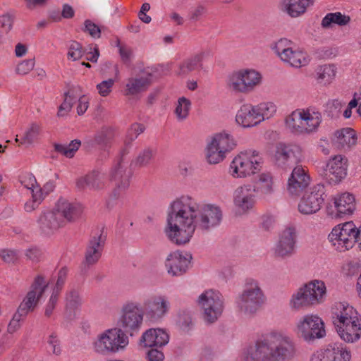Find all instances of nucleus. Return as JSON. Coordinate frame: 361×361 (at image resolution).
I'll return each instance as SVG.
<instances>
[{
	"instance_id": "f257e3e1",
	"label": "nucleus",
	"mask_w": 361,
	"mask_h": 361,
	"mask_svg": "<svg viewBox=\"0 0 361 361\" xmlns=\"http://www.w3.org/2000/svg\"><path fill=\"white\" fill-rule=\"evenodd\" d=\"M222 216L219 207L200 206L195 198L183 195L168 209L165 233L171 243L183 245L190 242L196 230L209 231L219 226Z\"/></svg>"
},
{
	"instance_id": "f03ea898",
	"label": "nucleus",
	"mask_w": 361,
	"mask_h": 361,
	"mask_svg": "<svg viewBox=\"0 0 361 361\" xmlns=\"http://www.w3.org/2000/svg\"><path fill=\"white\" fill-rule=\"evenodd\" d=\"M296 349L290 337L282 331L274 330L262 335L254 344L245 348L240 361H281L295 357Z\"/></svg>"
},
{
	"instance_id": "7ed1b4c3",
	"label": "nucleus",
	"mask_w": 361,
	"mask_h": 361,
	"mask_svg": "<svg viewBox=\"0 0 361 361\" xmlns=\"http://www.w3.org/2000/svg\"><path fill=\"white\" fill-rule=\"evenodd\" d=\"M332 320L338 335L343 341L353 343L361 338V315L348 302L334 304Z\"/></svg>"
},
{
	"instance_id": "20e7f679",
	"label": "nucleus",
	"mask_w": 361,
	"mask_h": 361,
	"mask_svg": "<svg viewBox=\"0 0 361 361\" xmlns=\"http://www.w3.org/2000/svg\"><path fill=\"white\" fill-rule=\"evenodd\" d=\"M322 121L321 112L314 108H300L286 117V128L295 135H308L316 132Z\"/></svg>"
},
{
	"instance_id": "39448f33",
	"label": "nucleus",
	"mask_w": 361,
	"mask_h": 361,
	"mask_svg": "<svg viewBox=\"0 0 361 361\" xmlns=\"http://www.w3.org/2000/svg\"><path fill=\"white\" fill-rule=\"evenodd\" d=\"M263 158L255 149H246L240 152L234 157L229 166V174L234 178L250 177L262 167Z\"/></svg>"
},
{
	"instance_id": "423d86ee",
	"label": "nucleus",
	"mask_w": 361,
	"mask_h": 361,
	"mask_svg": "<svg viewBox=\"0 0 361 361\" xmlns=\"http://www.w3.org/2000/svg\"><path fill=\"white\" fill-rule=\"evenodd\" d=\"M262 80V75L258 71L244 68L233 71L228 75L226 86L235 94H247L259 87Z\"/></svg>"
},
{
	"instance_id": "0eeeda50",
	"label": "nucleus",
	"mask_w": 361,
	"mask_h": 361,
	"mask_svg": "<svg viewBox=\"0 0 361 361\" xmlns=\"http://www.w3.org/2000/svg\"><path fill=\"white\" fill-rule=\"evenodd\" d=\"M237 146L234 137L228 131L222 130L213 134L207 141L205 158L210 164L221 162L227 154Z\"/></svg>"
},
{
	"instance_id": "6e6552de",
	"label": "nucleus",
	"mask_w": 361,
	"mask_h": 361,
	"mask_svg": "<svg viewBox=\"0 0 361 361\" xmlns=\"http://www.w3.org/2000/svg\"><path fill=\"white\" fill-rule=\"evenodd\" d=\"M265 300L266 297L259 282L253 279H248L237 299V307L242 314L252 316L260 309Z\"/></svg>"
},
{
	"instance_id": "1a4fd4ad",
	"label": "nucleus",
	"mask_w": 361,
	"mask_h": 361,
	"mask_svg": "<svg viewBox=\"0 0 361 361\" xmlns=\"http://www.w3.org/2000/svg\"><path fill=\"white\" fill-rule=\"evenodd\" d=\"M128 343V336L122 329L115 327L98 334L92 343V348L98 355H108L123 350Z\"/></svg>"
},
{
	"instance_id": "9d476101",
	"label": "nucleus",
	"mask_w": 361,
	"mask_h": 361,
	"mask_svg": "<svg viewBox=\"0 0 361 361\" xmlns=\"http://www.w3.org/2000/svg\"><path fill=\"white\" fill-rule=\"evenodd\" d=\"M144 320V312L140 303L128 300L123 304L118 319V329L133 336L141 329Z\"/></svg>"
},
{
	"instance_id": "9b49d317",
	"label": "nucleus",
	"mask_w": 361,
	"mask_h": 361,
	"mask_svg": "<svg viewBox=\"0 0 361 361\" xmlns=\"http://www.w3.org/2000/svg\"><path fill=\"white\" fill-rule=\"evenodd\" d=\"M272 49L282 61L295 68L305 66L310 61L308 54L297 47L293 41L287 38L277 40Z\"/></svg>"
},
{
	"instance_id": "f8f14e48",
	"label": "nucleus",
	"mask_w": 361,
	"mask_h": 361,
	"mask_svg": "<svg viewBox=\"0 0 361 361\" xmlns=\"http://www.w3.org/2000/svg\"><path fill=\"white\" fill-rule=\"evenodd\" d=\"M356 230L353 221L335 226L328 235L331 246L339 252L350 250L356 243Z\"/></svg>"
},
{
	"instance_id": "ddd939ff",
	"label": "nucleus",
	"mask_w": 361,
	"mask_h": 361,
	"mask_svg": "<svg viewBox=\"0 0 361 361\" xmlns=\"http://www.w3.org/2000/svg\"><path fill=\"white\" fill-rule=\"evenodd\" d=\"M197 303L202 312L204 320L209 324L215 322L221 317L224 308L222 295L213 290H207L201 293Z\"/></svg>"
},
{
	"instance_id": "4468645a",
	"label": "nucleus",
	"mask_w": 361,
	"mask_h": 361,
	"mask_svg": "<svg viewBox=\"0 0 361 361\" xmlns=\"http://www.w3.org/2000/svg\"><path fill=\"white\" fill-rule=\"evenodd\" d=\"M295 333L307 342L323 338L325 334L324 324L317 314H308L302 316L295 324Z\"/></svg>"
},
{
	"instance_id": "2eb2a0df",
	"label": "nucleus",
	"mask_w": 361,
	"mask_h": 361,
	"mask_svg": "<svg viewBox=\"0 0 361 361\" xmlns=\"http://www.w3.org/2000/svg\"><path fill=\"white\" fill-rule=\"evenodd\" d=\"M48 286L49 281L46 280L43 275H37L18 310L26 315L32 312L37 306Z\"/></svg>"
},
{
	"instance_id": "dca6fc26",
	"label": "nucleus",
	"mask_w": 361,
	"mask_h": 361,
	"mask_svg": "<svg viewBox=\"0 0 361 361\" xmlns=\"http://www.w3.org/2000/svg\"><path fill=\"white\" fill-rule=\"evenodd\" d=\"M132 171L129 168V163L121 157L111 168L109 178L114 183L113 195L118 197L126 191L130 185Z\"/></svg>"
},
{
	"instance_id": "f3484780",
	"label": "nucleus",
	"mask_w": 361,
	"mask_h": 361,
	"mask_svg": "<svg viewBox=\"0 0 361 361\" xmlns=\"http://www.w3.org/2000/svg\"><path fill=\"white\" fill-rule=\"evenodd\" d=\"M253 185L247 183L238 186L233 194V203L235 214L242 216L251 212L256 204Z\"/></svg>"
},
{
	"instance_id": "a211bd4d",
	"label": "nucleus",
	"mask_w": 361,
	"mask_h": 361,
	"mask_svg": "<svg viewBox=\"0 0 361 361\" xmlns=\"http://www.w3.org/2000/svg\"><path fill=\"white\" fill-rule=\"evenodd\" d=\"M324 187L317 184L310 188L300 200L298 209L300 213L310 215L320 210L324 201Z\"/></svg>"
},
{
	"instance_id": "6ab92c4d",
	"label": "nucleus",
	"mask_w": 361,
	"mask_h": 361,
	"mask_svg": "<svg viewBox=\"0 0 361 361\" xmlns=\"http://www.w3.org/2000/svg\"><path fill=\"white\" fill-rule=\"evenodd\" d=\"M143 308L144 315L150 322H158L169 312L170 302L165 295H154L144 300Z\"/></svg>"
},
{
	"instance_id": "aec40b11",
	"label": "nucleus",
	"mask_w": 361,
	"mask_h": 361,
	"mask_svg": "<svg viewBox=\"0 0 361 361\" xmlns=\"http://www.w3.org/2000/svg\"><path fill=\"white\" fill-rule=\"evenodd\" d=\"M334 208L327 206L326 215L333 219L342 218L344 216L351 215L356 209V200L355 196L350 192H345L334 197Z\"/></svg>"
},
{
	"instance_id": "412c9836",
	"label": "nucleus",
	"mask_w": 361,
	"mask_h": 361,
	"mask_svg": "<svg viewBox=\"0 0 361 361\" xmlns=\"http://www.w3.org/2000/svg\"><path fill=\"white\" fill-rule=\"evenodd\" d=\"M351 357V352L346 346L336 343L314 352L310 361H350Z\"/></svg>"
},
{
	"instance_id": "4be33fe9",
	"label": "nucleus",
	"mask_w": 361,
	"mask_h": 361,
	"mask_svg": "<svg viewBox=\"0 0 361 361\" xmlns=\"http://www.w3.org/2000/svg\"><path fill=\"white\" fill-rule=\"evenodd\" d=\"M297 231L295 227L288 226L279 234V240L274 247L276 257L286 259L295 252L297 243Z\"/></svg>"
},
{
	"instance_id": "5701e85b",
	"label": "nucleus",
	"mask_w": 361,
	"mask_h": 361,
	"mask_svg": "<svg viewBox=\"0 0 361 361\" xmlns=\"http://www.w3.org/2000/svg\"><path fill=\"white\" fill-rule=\"evenodd\" d=\"M302 147L296 144L279 143L276 145L274 159L279 166H285L293 163H298L303 159Z\"/></svg>"
},
{
	"instance_id": "b1692460",
	"label": "nucleus",
	"mask_w": 361,
	"mask_h": 361,
	"mask_svg": "<svg viewBox=\"0 0 361 361\" xmlns=\"http://www.w3.org/2000/svg\"><path fill=\"white\" fill-rule=\"evenodd\" d=\"M37 227L42 234L50 235L64 226L63 219L55 208L42 212L37 220Z\"/></svg>"
},
{
	"instance_id": "393cba45",
	"label": "nucleus",
	"mask_w": 361,
	"mask_h": 361,
	"mask_svg": "<svg viewBox=\"0 0 361 361\" xmlns=\"http://www.w3.org/2000/svg\"><path fill=\"white\" fill-rule=\"evenodd\" d=\"M191 258L190 255L180 251L171 252L165 261L167 273L172 276H182L188 271Z\"/></svg>"
},
{
	"instance_id": "a878e982",
	"label": "nucleus",
	"mask_w": 361,
	"mask_h": 361,
	"mask_svg": "<svg viewBox=\"0 0 361 361\" xmlns=\"http://www.w3.org/2000/svg\"><path fill=\"white\" fill-rule=\"evenodd\" d=\"M357 133L351 128H343L336 130L331 137L332 146L338 150L348 151L357 143Z\"/></svg>"
},
{
	"instance_id": "bb28decb",
	"label": "nucleus",
	"mask_w": 361,
	"mask_h": 361,
	"mask_svg": "<svg viewBox=\"0 0 361 361\" xmlns=\"http://www.w3.org/2000/svg\"><path fill=\"white\" fill-rule=\"evenodd\" d=\"M152 76L150 73H143L126 80L123 94L125 96L136 97L147 90L151 85Z\"/></svg>"
},
{
	"instance_id": "cd10ccee",
	"label": "nucleus",
	"mask_w": 361,
	"mask_h": 361,
	"mask_svg": "<svg viewBox=\"0 0 361 361\" xmlns=\"http://www.w3.org/2000/svg\"><path fill=\"white\" fill-rule=\"evenodd\" d=\"M310 178L302 166L295 167L288 180L287 190L292 196H298L309 185Z\"/></svg>"
},
{
	"instance_id": "c85d7f7f",
	"label": "nucleus",
	"mask_w": 361,
	"mask_h": 361,
	"mask_svg": "<svg viewBox=\"0 0 361 361\" xmlns=\"http://www.w3.org/2000/svg\"><path fill=\"white\" fill-rule=\"evenodd\" d=\"M105 240L106 236L102 231L90 238L85 253V265L92 266L97 263L102 257Z\"/></svg>"
},
{
	"instance_id": "c756f323",
	"label": "nucleus",
	"mask_w": 361,
	"mask_h": 361,
	"mask_svg": "<svg viewBox=\"0 0 361 361\" xmlns=\"http://www.w3.org/2000/svg\"><path fill=\"white\" fill-rule=\"evenodd\" d=\"M55 209L66 221H74L78 219L83 212L82 205L77 202H71L65 198H59L56 202Z\"/></svg>"
},
{
	"instance_id": "7c9ffc66",
	"label": "nucleus",
	"mask_w": 361,
	"mask_h": 361,
	"mask_svg": "<svg viewBox=\"0 0 361 361\" xmlns=\"http://www.w3.org/2000/svg\"><path fill=\"white\" fill-rule=\"evenodd\" d=\"M314 0H281L279 8L293 18L303 16L313 6Z\"/></svg>"
},
{
	"instance_id": "2f4dec72",
	"label": "nucleus",
	"mask_w": 361,
	"mask_h": 361,
	"mask_svg": "<svg viewBox=\"0 0 361 361\" xmlns=\"http://www.w3.org/2000/svg\"><path fill=\"white\" fill-rule=\"evenodd\" d=\"M169 341V335L166 330L160 328L149 329L145 331L141 338L140 343L145 347L161 348L166 345Z\"/></svg>"
},
{
	"instance_id": "473e14b6",
	"label": "nucleus",
	"mask_w": 361,
	"mask_h": 361,
	"mask_svg": "<svg viewBox=\"0 0 361 361\" xmlns=\"http://www.w3.org/2000/svg\"><path fill=\"white\" fill-rule=\"evenodd\" d=\"M236 123L242 128H252L259 124L255 105H242L235 115Z\"/></svg>"
},
{
	"instance_id": "72a5a7b5",
	"label": "nucleus",
	"mask_w": 361,
	"mask_h": 361,
	"mask_svg": "<svg viewBox=\"0 0 361 361\" xmlns=\"http://www.w3.org/2000/svg\"><path fill=\"white\" fill-rule=\"evenodd\" d=\"M106 176L99 171H92L81 177L77 181V185L81 189L99 191L105 188Z\"/></svg>"
},
{
	"instance_id": "f704fd0d",
	"label": "nucleus",
	"mask_w": 361,
	"mask_h": 361,
	"mask_svg": "<svg viewBox=\"0 0 361 361\" xmlns=\"http://www.w3.org/2000/svg\"><path fill=\"white\" fill-rule=\"evenodd\" d=\"M255 192L263 197H269L275 191V183L272 174L269 172H262L257 175L253 185Z\"/></svg>"
},
{
	"instance_id": "c9c22d12",
	"label": "nucleus",
	"mask_w": 361,
	"mask_h": 361,
	"mask_svg": "<svg viewBox=\"0 0 361 361\" xmlns=\"http://www.w3.org/2000/svg\"><path fill=\"white\" fill-rule=\"evenodd\" d=\"M337 73L336 65L334 63L324 64L317 67L314 79L319 85L327 87L335 80Z\"/></svg>"
},
{
	"instance_id": "e433bc0d",
	"label": "nucleus",
	"mask_w": 361,
	"mask_h": 361,
	"mask_svg": "<svg viewBox=\"0 0 361 361\" xmlns=\"http://www.w3.org/2000/svg\"><path fill=\"white\" fill-rule=\"evenodd\" d=\"M326 171L334 176L336 180H341L347 175L348 159L341 154L334 156L329 160Z\"/></svg>"
},
{
	"instance_id": "4c0bfd02",
	"label": "nucleus",
	"mask_w": 361,
	"mask_h": 361,
	"mask_svg": "<svg viewBox=\"0 0 361 361\" xmlns=\"http://www.w3.org/2000/svg\"><path fill=\"white\" fill-rule=\"evenodd\" d=\"M314 305L324 301L326 295L325 283L321 280H312L303 285Z\"/></svg>"
},
{
	"instance_id": "58836bf2",
	"label": "nucleus",
	"mask_w": 361,
	"mask_h": 361,
	"mask_svg": "<svg viewBox=\"0 0 361 361\" xmlns=\"http://www.w3.org/2000/svg\"><path fill=\"white\" fill-rule=\"evenodd\" d=\"M314 305L303 286L300 287L292 295L289 301L291 310L298 311Z\"/></svg>"
},
{
	"instance_id": "ea45409f",
	"label": "nucleus",
	"mask_w": 361,
	"mask_h": 361,
	"mask_svg": "<svg viewBox=\"0 0 361 361\" xmlns=\"http://www.w3.org/2000/svg\"><path fill=\"white\" fill-rule=\"evenodd\" d=\"M206 56V53L200 51L192 57L186 59L180 64L179 75H186L193 71L202 68V61Z\"/></svg>"
},
{
	"instance_id": "a19ab883",
	"label": "nucleus",
	"mask_w": 361,
	"mask_h": 361,
	"mask_svg": "<svg viewBox=\"0 0 361 361\" xmlns=\"http://www.w3.org/2000/svg\"><path fill=\"white\" fill-rule=\"evenodd\" d=\"M350 22L349 16L341 13V12L329 13L322 20L321 26L324 29L332 27L333 25L338 26H345Z\"/></svg>"
},
{
	"instance_id": "79ce46f5",
	"label": "nucleus",
	"mask_w": 361,
	"mask_h": 361,
	"mask_svg": "<svg viewBox=\"0 0 361 361\" xmlns=\"http://www.w3.org/2000/svg\"><path fill=\"white\" fill-rule=\"evenodd\" d=\"M259 123L273 118L277 112L276 104L270 101L262 102L255 105Z\"/></svg>"
},
{
	"instance_id": "37998d69",
	"label": "nucleus",
	"mask_w": 361,
	"mask_h": 361,
	"mask_svg": "<svg viewBox=\"0 0 361 361\" xmlns=\"http://www.w3.org/2000/svg\"><path fill=\"white\" fill-rule=\"evenodd\" d=\"M190 109V101L184 97H180L175 104L173 111L176 119L178 122H183L185 121L189 116Z\"/></svg>"
},
{
	"instance_id": "c03bdc74",
	"label": "nucleus",
	"mask_w": 361,
	"mask_h": 361,
	"mask_svg": "<svg viewBox=\"0 0 361 361\" xmlns=\"http://www.w3.org/2000/svg\"><path fill=\"white\" fill-rule=\"evenodd\" d=\"M115 137V130L111 126L102 127L95 135V142L103 147L109 146Z\"/></svg>"
},
{
	"instance_id": "a18cd8bd",
	"label": "nucleus",
	"mask_w": 361,
	"mask_h": 361,
	"mask_svg": "<svg viewBox=\"0 0 361 361\" xmlns=\"http://www.w3.org/2000/svg\"><path fill=\"white\" fill-rule=\"evenodd\" d=\"M81 145L79 140H72L68 145L54 144V149L68 158H72Z\"/></svg>"
},
{
	"instance_id": "49530a36",
	"label": "nucleus",
	"mask_w": 361,
	"mask_h": 361,
	"mask_svg": "<svg viewBox=\"0 0 361 361\" xmlns=\"http://www.w3.org/2000/svg\"><path fill=\"white\" fill-rule=\"evenodd\" d=\"M82 305V299L78 290L71 289L66 295V312H75Z\"/></svg>"
},
{
	"instance_id": "de8ad7c7",
	"label": "nucleus",
	"mask_w": 361,
	"mask_h": 361,
	"mask_svg": "<svg viewBox=\"0 0 361 361\" xmlns=\"http://www.w3.org/2000/svg\"><path fill=\"white\" fill-rule=\"evenodd\" d=\"M41 127L39 125L32 123L20 140L17 137L16 141L19 142L20 144H32L37 139Z\"/></svg>"
},
{
	"instance_id": "09e8293b",
	"label": "nucleus",
	"mask_w": 361,
	"mask_h": 361,
	"mask_svg": "<svg viewBox=\"0 0 361 361\" xmlns=\"http://www.w3.org/2000/svg\"><path fill=\"white\" fill-rule=\"evenodd\" d=\"M75 100L73 91L70 90L64 94V99L63 103L59 106L57 112L59 117L66 116L72 109L73 104Z\"/></svg>"
},
{
	"instance_id": "8fccbe9b",
	"label": "nucleus",
	"mask_w": 361,
	"mask_h": 361,
	"mask_svg": "<svg viewBox=\"0 0 361 361\" xmlns=\"http://www.w3.org/2000/svg\"><path fill=\"white\" fill-rule=\"evenodd\" d=\"M154 156V151L151 148H145L140 151L133 161L135 166L143 167L147 166Z\"/></svg>"
},
{
	"instance_id": "3c124183",
	"label": "nucleus",
	"mask_w": 361,
	"mask_h": 361,
	"mask_svg": "<svg viewBox=\"0 0 361 361\" xmlns=\"http://www.w3.org/2000/svg\"><path fill=\"white\" fill-rule=\"evenodd\" d=\"M26 316V314L21 313L17 310L7 326L8 334H13L17 332L21 328L23 322Z\"/></svg>"
},
{
	"instance_id": "603ef678",
	"label": "nucleus",
	"mask_w": 361,
	"mask_h": 361,
	"mask_svg": "<svg viewBox=\"0 0 361 361\" xmlns=\"http://www.w3.org/2000/svg\"><path fill=\"white\" fill-rule=\"evenodd\" d=\"M84 54L85 51L79 42L73 41L70 43L67 53L68 60H71L73 61L79 60L82 58Z\"/></svg>"
},
{
	"instance_id": "864d4df0",
	"label": "nucleus",
	"mask_w": 361,
	"mask_h": 361,
	"mask_svg": "<svg viewBox=\"0 0 361 361\" xmlns=\"http://www.w3.org/2000/svg\"><path fill=\"white\" fill-rule=\"evenodd\" d=\"M145 129V126L140 123H135L131 125L126 134L125 140L126 145H130L134 141L139 135L144 132Z\"/></svg>"
},
{
	"instance_id": "5fc2aeb1",
	"label": "nucleus",
	"mask_w": 361,
	"mask_h": 361,
	"mask_svg": "<svg viewBox=\"0 0 361 361\" xmlns=\"http://www.w3.org/2000/svg\"><path fill=\"white\" fill-rule=\"evenodd\" d=\"M47 343L49 346V351L51 352L53 355L59 356L61 354L62 348L61 346V342L56 334L51 333L48 336Z\"/></svg>"
},
{
	"instance_id": "6e6d98bb",
	"label": "nucleus",
	"mask_w": 361,
	"mask_h": 361,
	"mask_svg": "<svg viewBox=\"0 0 361 361\" xmlns=\"http://www.w3.org/2000/svg\"><path fill=\"white\" fill-rule=\"evenodd\" d=\"M68 270L66 267H62L58 272L57 280L53 292L60 293L66 281Z\"/></svg>"
},
{
	"instance_id": "4d7b16f0",
	"label": "nucleus",
	"mask_w": 361,
	"mask_h": 361,
	"mask_svg": "<svg viewBox=\"0 0 361 361\" xmlns=\"http://www.w3.org/2000/svg\"><path fill=\"white\" fill-rule=\"evenodd\" d=\"M60 293L52 291V293L45 306L44 315L47 317H50L58 303Z\"/></svg>"
},
{
	"instance_id": "13d9d810",
	"label": "nucleus",
	"mask_w": 361,
	"mask_h": 361,
	"mask_svg": "<svg viewBox=\"0 0 361 361\" xmlns=\"http://www.w3.org/2000/svg\"><path fill=\"white\" fill-rule=\"evenodd\" d=\"M35 64L34 59L24 60L18 64L16 71L20 75H26L34 68Z\"/></svg>"
},
{
	"instance_id": "bf43d9fd",
	"label": "nucleus",
	"mask_w": 361,
	"mask_h": 361,
	"mask_svg": "<svg viewBox=\"0 0 361 361\" xmlns=\"http://www.w3.org/2000/svg\"><path fill=\"white\" fill-rule=\"evenodd\" d=\"M114 80L109 79L107 80H104L102 82L99 83L97 85V90H98L99 94L102 97L108 96L112 90V87L114 85Z\"/></svg>"
},
{
	"instance_id": "052dcab7",
	"label": "nucleus",
	"mask_w": 361,
	"mask_h": 361,
	"mask_svg": "<svg viewBox=\"0 0 361 361\" xmlns=\"http://www.w3.org/2000/svg\"><path fill=\"white\" fill-rule=\"evenodd\" d=\"M19 180L21 185L28 190H32L37 185L36 178L32 174L29 173L22 174L19 178Z\"/></svg>"
},
{
	"instance_id": "680f3d73",
	"label": "nucleus",
	"mask_w": 361,
	"mask_h": 361,
	"mask_svg": "<svg viewBox=\"0 0 361 361\" xmlns=\"http://www.w3.org/2000/svg\"><path fill=\"white\" fill-rule=\"evenodd\" d=\"M85 31H87L92 37L99 38L100 37V28L90 20L85 21Z\"/></svg>"
},
{
	"instance_id": "e2e57ef3",
	"label": "nucleus",
	"mask_w": 361,
	"mask_h": 361,
	"mask_svg": "<svg viewBox=\"0 0 361 361\" xmlns=\"http://www.w3.org/2000/svg\"><path fill=\"white\" fill-rule=\"evenodd\" d=\"M90 98L87 95H82L78 99L77 104V113L78 115H83L89 107Z\"/></svg>"
},
{
	"instance_id": "0e129e2a",
	"label": "nucleus",
	"mask_w": 361,
	"mask_h": 361,
	"mask_svg": "<svg viewBox=\"0 0 361 361\" xmlns=\"http://www.w3.org/2000/svg\"><path fill=\"white\" fill-rule=\"evenodd\" d=\"M0 257L6 263H13L18 259V254L11 250H2L0 251Z\"/></svg>"
},
{
	"instance_id": "69168bd1",
	"label": "nucleus",
	"mask_w": 361,
	"mask_h": 361,
	"mask_svg": "<svg viewBox=\"0 0 361 361\" xmlns=\"http://www.w3.org/2000/svg\"><path fill=\"white\" fill-rule=\"evenodd\" d=\"M13 19L11 16L4 14L0 16V27L6 32H8L13 27Z\"/></svg>"
},
{
	"instance_id": "338daca9",
	"label": "nucleus",
	"mask_w": 361,
	"mask_h": 361,
	"mask_svg": "<svg viewBox=\"0 0 361 361\" xmlns=\"http://www.w3.org/2000/svg\"><path fill=\"white\" fill-rule=\"evenodd\" d=\"M117 47H118L119 54L121 59L125 61H129L133 55V51L129 47L121 44L119 41L117 42Z\"/></svg>"
},
{
	"instance_id": "774afa93",
	"label": "nucleus",
	"mask_w": 361,
	"mask_h": 361,
	"mask_svg": "<svg viewBox=\"0 0 361 361\" xmlns=\"http://www.w3.org/2000/svg\"><path fill=\"white\" fill-rule=\"evenodd\" d=\"M147 361H163L164 355L161 350L151 349L147 353Z\"/></svg>"
}]
</instances>
